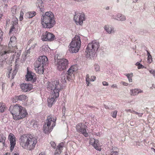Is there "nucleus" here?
Listing matches in <instances>:
<instances>
[{
  "instance_id": "473e14b6",
  "label": "nucleus",
  "mask_w": 155,
  "mask_h": 155,
  "mask_svg": "<svg viewBox=\"0 0 155 155\" xmlns=\"http://www.w3.org/2000/svg\"><path fill=\"white\" fill-rule=\"evenodd\" d=\"M6 138L3 135L0 136V142L2 143L3 146L5 145V143Z\"/></svg>"
},
{
  "instance_id": "4c0bfd02",
  "label": "nucleus",
  "mask_w": 155,
  "mask_h": 155,
  "mask_svg": "<svg viewBox=\"0 0 155 155\" xmlns=\"http://www.w3.org/2000/svg\"><path fill=\"white\" fill-rule=\"evenodd\" d=\"M126 19L124 15H122L120 17H118L117 18V20H120L121 21H124Z\"/></svg>"
},
{
  "instance_id": "79ce46f5",
  "label": "nucleus",
  "mask_w": 155,
  "mask_h": 155,
  "mask_svg": "<svg viewBox=\"0 0 155 155\" xmlns=\"http://www.w3.org/2000/svg\"><path fill=\"white\" fill-rule=\"evenodd\" d=\"M127 112H130L132 113H134L136 114H138V113L137 112H136L134 110H126Z\"/></svg>"
},
{
  "instance_id": "7ed1b4c3",
  "label": "nucleus",
  "mask_w": 155,
  "mask_h": 155,
  "mask_svg": "<svg viewBox=\"0 0 155 155\" xmlns=\"http://www.w3.org/2000/svg\"><path fill=\"white\" fill-rule=\"evenodd\" d=\"M48 59L45 56H40L35 63V70L39 74L44 72V66L48 63Z\"/></svg>"
},
{
  "instance_id": "4be33fe9",
  "label": "nucleus",
  "mask_w": 155,
  "mask_h": 155,
  "mask_svg": "<svg viewBox=\"0 0 155 155\" xmlns=\"http://www.w3.org/2000/svg\"><path fill=\"white\" fill-rule=\"evenodd\" d=\"M143 92V91L140 89H134L130 90L131 95L135 96L137 95L139 93Z\"/></svg>"
},
{
  "instance_id": "c756f323",
  "label": "nucleus",
  "mask_w": 155,
  "mask_h": 155,
  "mask_svg": "<svg viewBox=\"0 0 155 155\" xmlns=\"http://www.w3.org/2000/svg\"><path fill=\"white\" fill-rule=\"evenodd\" d=\"M114 31L113 28L111 26H109L107 28V32L108 33L110 34L114 33Z\"/></svg>"
},
{
  "instance_id": "cd10ccee",
  "label": "nucleus",
  "mask_w": 155,
  "mask_h": 155,
  "mask_svg": "<svg viewBox=\"0 0 155 155\" xmlns=\"http://www.w3.org/2000/svg\"><path fill=\"white\" fill-rule=\"evenodd\" d=\"M68 75H67L65 73H63L61 74V81L63 83H64L66 82L67 79V76Z\"/></svg>"
},
{
  "instance_id": "338daca9",
  "label": "nucleus",
  "mask_w": 155,
  "mask_h": 155,
  "mask_svg": "<svg viewBox=\"0 0 155 155\" xmlns=\"http://www.w3.org/2000/svg\"><path fill=\"white\" fill-rule=\"evenodd\" d=\"M2 89H3L4 88V84H2Z\"/></svg>"
},
{
  "instance_id": "09e8293b",
  "label": "nucleus",
  "mask_w": 155,
  "mask_h": 155,
  "mask_svg": "<svg viewBox=\"0 0 155 155\" xmlns=\"http://www.w3.org/2000/svg\"><path fill=\"white\" fill-rule=\"evenodd\" d=\"M15 29V28L14 27V26L13 25L12 26V27L11 28V29H10L9 33H11L12 32L14 31Z\"/></svg>"
},
{
  "instance_id": "f257e3e1",
  "label": "nucleus",
  "mask_w": 155,
  "mask_h": 155,
  "mask_svg": "<svg viewBox=\"0 0 155 155\" xmlns=\"http://www.w3.org/2000/svg\"><path fill=\"white\" fill-rule=\"evenodd\" d=\"M19 142L23 148L31 150L35 148L37 141L35 137L31 134L23 135L20 137Z\"/></svg>"
},
{
  "instance_id": "3c124183",
  "label": "nucleus",
  "mask_w": 155,
  "mask_h": 155,
  "mask_svg": "<svg viewBox=\"0 0 155 155\" xmlns=\"http://www.w3.org/2000/svg\"><path fill=\"white\" fill-rule=\"evenodd\" d=\"M121 83L123 85L125 86H127L128 85V84L127 83L125 82H122Z\"/></svg>"
},
{
  "instance_id": "a19ab883",
  "label": "nucleus",
  "mask_w": 155,
  "mask_h": 155,
  "mask_svg": "<svg viewBox=\"0 0 155 155\" xmlns=\"http://www.w3.org/2000/svg\"><path fill=\"white\" fill-rule=\"evenodd\" d=\"M52 121L51 116H49L47 117V123H50L51 124V122Z\"/></svg>"
},
{
  "instance_id": "774afa93",
  "label": "nucleus",
  "mask_w": 155,
  "mask_h": 155,
  "mask_svg": "<svg viewBox=\"0 0 155 155\" xmlns=\"http://www.w3.org/2000/svg\"><path fill=\"white\" fill-rule=\"evenodd\" d=\"M39 155H44L42 153H40Z\"/></svg>"
},
{
  "instance_id": "2eb2a0df",
  "label": "nucleus",
  "mask_w": 155,
  "mask_h": 155,
  "mask_svg": "<svg viewBox=\"0 0 155 155\" xmlns=\"http://www.w3.org/2000/svg\"><path fill=\"white\" fill-rule=\"evenodd\" d=\"M21 90L24 92H27L31 91L33 88L32 84H28L23 83L21 84Z\"/></svg>"
},
{
  "instance_id": "37998d69",
  "label": "nucleus",
  "mask_w": 155,
  "mask_h": 155,
  "mask_svg": "<svg viewBox=\"0 0 155 155\" xmlns=\"http://www.w3.org/2000/svg\"><path fill=\"white\" fill-rule=\"evenodd\" d=\"M51 144L52 147L53 148H55V147L56 146V144L55 142L53 141H51L50 143Z\"/></svg>"
},
{
  "instance_id": "c85d7f7f",
  "label": "nucleus",
  "mask_w": 155,
  "mask_h": 155,
  "mask_svg": "<svg viewBox=\"0 0 155 155\" xmlns=\"http://www.w3.org/2000/svg\"><path fill=\"white\" fill-rule=\"evenodd\" d=\"M133 73H131L130 74H125V75L127 77L129 81L130 82H132V78L133 77Z\"/></svg>"
},
{
  "instance_id": "aec40b11",
  "label": "nucleus",
  "mask_w": 155,
  "mask_h": 155,
  "mask_svg": "<svg viewBox=\"0 0 155 155\" xmlns=\"http://www.w3.org/2000/svg\"><path fill=\"white\" fill-rule=\"evenodd\" d=\"M35 75V73L28 71L27 73L25 76V80L27 81H31L33 79Z\"/></svg>"
},
{
  "instance_id": "72a5a7b5",
  "label": "nucleus",
  "mask_w": 155,
  "mask_h": 155,
  "mask_svg": "<svg viewBox=\"0 0 155 155\" xmlns=\"http://www.w3.org/2000/svg\"><path fill=\"white\" fill-rule=\"evenodd\" d=\"M12 69H11L10 70V71L8 75H9V77H10L11 75H12V78H14V76L15 75L17 71L16 69L14 70L13 71V72L11 74V71H12Z\"/></svg>"
},
{
  "instance_id": "de8ad7c7",
  "label": "nucleus",
  "mask_w": 155,
  "mask_h": 155,
  "mask_svg": "<svg viewBox=\"0 0 155 155\" xmlns=\"http://www.w3.org/2000/svg\"><path fill=\"white\" fill-rule=\"evenodd\" d=\"M150 72L153 74L154 76L155 75V71L153 69L149 71Z\"/></svg>"
},
{
  "instance_id": "f704fd0d",
  "label": "nucleus",
  "mask_w": 155,
  "mask_h": 155,
  "mask_svg": "<svg viewBox=\"0 0 155 155\" xmlns=\"http://www.w3.org/2000/svg\"><path fill=\"white\" fill-rule=\"evenodd\" d=\"M31 124L32 125L33 127L35 128L37 127L38 126V122L35 120L32 121L31 122Z\"/></svg>"
},
{
  "instance_id": "69168bd1",
  "label": "nucleus",
  "mask_w": 155,
  "mask_h": 155,
  "mask_svg": "<svg viewBox=\"0 0 155 155\" xmlns=\"http://www.w3.org/2000/svg\"><path fill=\"white\" fill-rule=\"evenodd\" d=\"M138 0H133V2H137Z\"/></svg>"
},
{
  "instance_id": "49530a36",
  "label": "nucleus",
  "mask_w": 155,
  "mask_h": 155,
  "mask_svg": "<svg viewBox=\"0 0 155 155\" xmlns=\"http://www.w3.org/2000/svg\"><path fill=\"white\" fill-rule=\"evenodd\" d=\"M5 109V107H0V112H4Z\"/></svg>"
},
{
  "instance_id": "ea45409f",
  "label": "nucleus",
  "mask_w": 155,
  "mask_h": 155,
  "mask_svg": "<svg viewBox=\"0 0 155 155\" xmlns=\"http://www.w3.org/2000/svg\"><path fill=\"white\" fill-rule=\"evenodd\" d=\"M24 14L23 12L21 11L20 12V16L19 18V19L20 21H21L22 20Z\"/></svg>"
},
{
  "instance_id": "dca6fc26",
  "label": "nucleus",
  "mask_w": 155,
  "mask_h": 155,
  "mask_svg": "<svg viewBox=\"0 0 155 155\" xmlns=\"http://www.w3.org/2000/svg\"><path fill=\"white\" fill-rule=\"evenodd\" d=\"M20 107H9V110L11 114L13 115V118L15 120V118L16 117V115L18 114V112L19 109Z\"/></svg>"
},
{
  "instance_id": "1a4fd4ad",
  "label": "nucleus",
  "mask_w": 155,
  "mask_h": 155,
  "mask_svg": "<svg viewBox=\"0 0 155 155\" xmlns=\"http://www.w3.org/2000/svg\"><path fill=\"white\" fill-rule=\"evenodd\" d=\"M85 15L83 13L75 12L74 19L77 25H82L85 20Z\"/></svg>"
},
{
  "instance_id": "0eeeda50",
  "label": "nucleus",
  "mask_w": 155,
  "mask_h": 155,
  "mask_svg": "<svg viewBox=\"0 0 155 155\" xmlns=\"http://www.w3.org/2000/svg\"><path fill=\"white\" fill-rule=\"evenodd\" d=\"M16 38L15 36L11 37L10 41L8 44V49H5L2 50L1 52V54L3 55L8 54L12 51H14L16 47Z\"/></svg>"
},
{
  "instance_id": "13d9d810",
  "label": "nucleus",
  "mask_w": 155,
  "mask_h": 155,
  "mask_svg": "<svg viewBox=\"0 0 155 155\" xmlns=\"http://www.w3.org/2000/svg\"><path fill=\"white\" fill-rule=\"evenodd\" d=\"M65 110V107H64V108H63V109L62 110L63 115H64L65 114V113H64V110Z\"/></svg>"
},
{
  "instance_id": "f03ea898",
  "label": "nucleus",
  "mask_w": 155,
  "mask_h": 155,
  "mask_svg": "<svg viewBox=\"0 0 155 155\" xmlns=\"http://www.w3.org/2000/svg\"><path fill=\"white\" fill-rule=\"evenodd\" d=\"M53 13L51 12L43 13L41 17V24L44 28H50L54 25L55 21Z\"/></svg>"
},
{
  "instance_id": "f3484780",
  "label": "nucleus",
  "mask_w": 155,
  "mask_h": 155,
  "mask_svg": "<svg viewBox=\"0 0 155 155\" xmlns=\"http://www.w3.org/2000/svg\"><path fill=\"white\" fill-rule=\"evenodd\" d=\"M75 66H72L68 69L67 71V79L68 81L72 79V75L73 74L74 71H75Z\"/></svg>"
},
{
  "instance_id": "680f3d73",
  "label": "nucleus",
  "mask_w": 155,
  "mask_h": 155,
  "mask_svg": "<svg viewBox=\"0 0 155 155\" xmlns=\"http://www.w3.org/2000/svg\"><path fill=\"white\" fill-rule=\"evenodd\" d=\"M139 64H140V63H139V62H137L136 63V65L137 66V67H138V65H139Z\"/></svg>"
},
{
  "instance_id": "a211bd4d",
  "label": "nucleus",
  "mask_w": 155,
  "mask_h": 155,
  "mask_svg": "<svg viewBox=\"0 0 155 155\" xmlns=\"http://www.w3.org/2000/svg\"><path fill=\"white\" fill-rule=\"evenodd\" d=\"M51 123H46L43 126V130L45 134H49L51 131V128L50 127Z\"/></svg>"
},
{
  "instance_id": "8fccbe9b",
  "label": "nucleus",
  "mask_w": 155,
  "mask_h": 155,
  "mask_svg": "<svg viewBox=\"0 0 155 155\" xmlns=\"http://www.w3.org/2000/svg\"><path fill=\"white\" fill-rule=\"evenodd\" d=\"M95 78H96V77L95 76H92L91 77V81H94L95 80Z\"/></svg>"
},
{
  "instance_id": "2f4dec72",
  "label": "nucleus",
  "mask_w": 155,
  "mask_h": 155,
  "mask_svg": "<svg viewBox=\"0 0 155 155\" xmlns=\"http://www.w3.org/2000/svg\"><path fill=\"white\" fill-rule=\"evenodd\" d=\"M147 61H148V62H149V63H150L152 62V57L150 55V53L148 51H147Z\"/></svg>"
},
{
  "instance_id": "e2e57ef3",
  "label": "nucleus",
  "mask_w": 155,
  "mask_h": 155,
  "mask_svg": "<svg viewBox=\"0 0 155 155\" xmlns=\"http://www.w3.org/2000/svg\"><path fill=\"white\" fill-rule=\"evenodd\" d=\"M4 155H10V153H6Z\"/></svg>"
},
{
  "instance_id": "052dcab7",
  "label": "nucleus",
  "mask_w": 155,
  "mask_h": 155,
  "mask_svg": "<svg viewBox=\"0 0 155 155\" xmlns=\"http://www.w3.org/2000/svg\"><path fill=\"white\" fill-rule=\"evenodd\" d=\"M139 117H141L143 114L142 113L141 114H138Z\"/></svg>"
},
{
  "instance_id": "5701e85b",
  "label": "nucleus",
  "mask_w": 155,
  "mask_h": 155,
  "mask_svg": "<svg viewBox=\"0 0 155 155\" xmlns=\"http://www.w3.org/2000/svg\"><path fill=\"white\" fill-rule=\"evenodd\" d=\"M52 95L53 97H51L48 99V103L49 106H52L56 98L55 97V94H52Z\"/></svg>"
},
{
  "instance_id": "a18cd8bd",
  "label": "nucleus",
  "mask_w": 155,
  "mask_h": 155,
  "mask_svg": "<svg viewBox=\"0 0 155 155\" xmlns=\"http://www.w3.org/2000/svg\"><path fill=\"white\" fill-rule=\"evenodd\" d=\"M138 69H143L144 68V67L142 64H139V65L138 66Z\"/></svg>"
},
{
  "instance_id": "c9c22d12",
  "label": "nucleus",
  "mask_w": 155,
  "mask_h": 155,
  "mask_svg": "<svg viewBox=\"0 0 155 155\" xmlns=\"http://www.w3.org/2000/svg\"><path fill=\"white\" fill-rule=\"evenodd\" d=\"M12 22L13 25L15 26L18 24V20L16 18H14L12 19Z\"/></svg>"
},
{
  "instance_id": "5fc2aeb1",
  "label": "nucleus",
  "mask_w": 155,
  "mask_h": 155,
  "mask_svg": "<svg viewBox=\"0 0 155 155\" xmlns=\"http://www.w3.org/2000/svg\"><path fill=\"white\" fill-rule=\"evenodd\" d=\"M102 84L103 85L106 86L107 85V82H106V81H103L102 82Z\"/></svg>"
},
{
  "instance_id": "f8f14e48",
  "label": "nucleus",
  "mask_w": 155,
  "mask_h": 155,
  "mask_svg": "<svg viewBox=\"0 0 155 155\" xmlns=\"http://www.w3.org/2000/svg\"><path fill=\"white\" fill-rule=\"evenodd\" d=\"M18 115L15 118V120H18L25 117L28 113L25 107H20L19 109Z\"/></svg>"
},
{
  "instance_id": "6e6552de",
  "label": "nucleus",
  "mask_w": 155,
  "mask_h": 155,
  "mask_svg": "<svg viewBox=\"0 0 155 155\" xmlns=\"http://www.w3.org/2000/svg\"><path fill=\"white\" fill-rule=\"evenodd\" d=\"M68 64V60L65 58L58 59L56 62L57 68L58 70L60 71L64 70L67 68Z\"/></svg>"
},
{
  "instance_id": "0e129e2a",
  "label": "nucleus",
  "mask_w": 155,
  "mask_h": 155,
  "mask_svg": "<svg viewBox=\"0 0 155 155\" xmlns=\"http://www.w3.org/2000/svg\"><path fill=\"white\" fill-rule=\"evenodd\" d=\"M151 149L153 150L154 152L155 153V149H154L153 148H151Z\"/></svg>"
},
{
  "instance_id": "412c9836",
  "label": "nucleus",
  "mask_w": 155,
  "mask_h": 155,
  "mask_svg": "<svg viewBox=\"0 0 155 155\" xmlns=\"http://www.w3.org/2000/svg\"><path fill=\"white\" fill-rule=\"evenodd\" d=\"M43 4L42 0H38L36 3V6L39 8L40 11L41 12H43L44 10Z\"/></svg>"
},
{
  "instance_id": "39448f33",
  "label": "nucleus",
  "mask_w": 155,
  "mask_h": 155,
  "mask_svg": "<svg viewBox=\"0 0 155 155\" xmlns=\"http://www.w3.org/2000/svg\"><path fill=\"white\" fill-rule=\"evenodd\" d=\"M81 46L80 37L78 35H76L70 44L69 51L71 53H76L78 51Z\"/></svg>"
},
{
  "instance_id": "4468645a",
  "label": "nucleus",
  "mask_w": 155,
  "mask_h": 155,
  "mask_svg": "<svg viewBox=\"0 0 155 155\" xmlns=\"http://www.w3.org/2000/svg\"><path fill=\"white\" fill-rule=\"evenodd\" d=\"M90 144H91L94 148L97 150L100 151V144L99 143V141L98 140H95L92 138L90 140Z\"/></svg>"
},
{
  "instance_id": "603ef678",
  "label": "nucleus",
  "mask_w": 155,
  "mask_h": 155,
  "mask_svg": "<svg viewBox=\"0 0 155 155\" xmlns=\"http://www.w3.org/2000/svg\"><path fill=\"white\" fill-rule=\"evenodd\" d=\"M5 106L4 104L0 102V107H4Z\"/></svg>"
},
{
  "instance_id": "423d86ee",
  "label": "nucleus",
  "mask_w": 155,
  "mask_h": 155,
  "mask_svg": "<svg viewBox=\"0 0 155 155\" xmlns=\"http://www.w3.org/2000/svg\"><path fill=\"white\" fill-rule=\"evenodd\" d=\"M99 48V43L95 41H93L89 43L87 45L86 52L88 56L90 58L94 56Z\"/></svg>"
},
{
  "instance_id": "58836bf2",
  "label": "nucleus",
  "mask_w": 155,
  "mask_h": 155,
  "mask_svg": "<svg viewBox=\"0 0 155 155\" xmlns=\"http://www.w3.org/2000/svg\"><path fill=\"white\" fill-rule=\"evenodd\" d=\"M94 69L96 71H98L100 69V67L99 66L98 64H96L94 66Z\"/></svg>"
},
{
  "instance_id": "e433bc0d",
  "label": "nucleus",
  "mask_w": 155,
  "mask_h": 155,
  "mask_svg": "<svg viewBox=\"0 0 155 155\" xmlns=\"http://www.w3.org/2000/svg\"><path fill=\"white\" fill-rule=\"evenodd\" d=\"M117 111L115 110L113 111L111 113V114L112 117L114 118H116L117 116Z\"/></svg>"
},
{
  "instance_id": "20e7f679",
  "label": "nucleus",
  "mask_w": 155,
  "mask_h": 155,
  "mask_svg": "<svg viewBox=\"0 0 155 155\" xmlns=\"http://www.w3.org/2000/svg\"><path fill=\"white\" fill-rule=\"evenodd\" d=\"M47 87L49 90L53 91L52 94H55V97L59 96V92L62 88L61 84L58 81L55 80L51 82H48L47 83Z\"/></svg>"
},
{
  "instance_id": "9b49d317",
  "label": "nucleus",
  "mask_w": 155,
  "mask_h": 155,
  "mask_svg": "<svg viewBox=\"0 0 155 155\" xmlns=\"http://www.w3.org/2000/svg\"><path fill=\"white\" fill-rule=\"evenodd\" d=\"M54 35L52 33L46 31L42 34L41 39L44 41H52L54 40Z\"/></svg>"
},
{
  "instance_id": "7c9ffc66",
  "label": "nucleus",
  "mask_w": 155,
  "mask_h": 155,
  "mask_svg": "<svg viewBox=\"0 0 155 155\" xmlns=\"http://www.w3.org/2000/svg\"><path fill=\"white\" fill-rule=\"evenodd\" d=\"M86 84H87V86H90V82L91 81V78H90V76L88 74H87L86 75Z\"/></svg>"
},
{
  "instance_id": "393cba45",
  "label": "nucleus",
  "mask_w": 155,
  "mask_h": 155,
  "mask_svg": "<svg viewBox=\"0 0 155 155\" xmlns=\"http://www.w3.org/2000/svg\"><path fill=\"white\" fill-rule=\"evenodd\" d=\"M20 11V9L15 6H13L12 8L11 12L13 15L18 14Z\"/></svg>"
},
{
  "instance_id": "6e6d98bb",
  "label": "nucleus",
  "mask_w": 155,
  "mask_h": 155,
  "mask_svg": "<svg viewBox=\"0 0 155 155\" xmlns=\"http://www.w3.org/2000/svg\"><path fill=\"white\" fill-rule=\"evenodd\" d=\"M112 87H113L114 88H117V85L116 84H113V85L112 86Z\"/></svg>"
},
{
  "instance_id": "bf43d9fd",
  "label": "nucleus",
  "mask_w": 155,
  "mask_h": 155,
  "mask_svg": "<svg viewBox=\"0 0 155 155\" xmlns=\"http://www.w3.org/2000/svg\"><path fill=\"white\" fill-rule=\"evenodd\" d=\"M14 107H21V105H20L18 104H16L15 105H14Z\"/></svg>"
},
{
  "instance_id": "b1692460",
  "label": "nucleus",
  "mask_w": 155,
  "mask_h": 155,
  "mask_svg": "<svg viewBox=\"0 0 155 155\" xmlns=\"http://www.w3.org/2000/svg\"><path fill=\"white\" fill-rule=\"evenodd\" d=\"M36 15V12L34 11L33 12H27L25 15V16L26 18H31L33 17Z\"/></svg>"
},
{
  "instance_id": "9d476101",
  "label": "nucleus",
  "mask_w": 155,
  "mask_h": 155,
  "mask_svg": "<svg viewBox=\"0 0 155 155\" xmlns=\"http://www.w3.org/2000/svg\"><path fill=\"white\" fill-rule=\"evenodd\" d=\"M87 127L82 123L79 124L76 126V128L77 131L83 134L85 137L88 136V134L86 132V128Z\"/></svg>"
},
{
  "instance_id": "c03bdc74",
  "label": "nucleus",
  "mask_w": 155,
  "mask_h": 155,
  "mask_svg": "<svg viewBox=\"0 0 155 155\" xmlns=\"http://www.w3.org/2000/svg\"><path fill=\"white\" fill-rule=\"evenodd\" d=\"M122 15L120 14H119V13L117 14L116 16H115V17L113 16V18L117 20L118 17H121V16Z\"/></svg>"
},
{
  "instance_id": "a878e982",
  "label": "nucleus",
  "mask_w": 155,
  "mask_h": 155,
  "mask_svg": "<svg viewBox=\"0 0 155 155\" xmlns=\"http://www.w3.org/2000/svg\"><path fill=\"white\" fill-rule=\"evenodd\" d=\"M27 97L26 95H21L19 96L15 97L13 98V99L23 101L25 100L26 99H27Z\"/></svg>"
},
{
  "instance_id": "864d4df0",
  "label": "nucleus",
  "mask_w": 155,
  "mask_h": 155,
  "mask_svg": "<svg viewBox=\"0 0 155 155\" xmlns=\"http://www.w3.org/2000/svg\"><path fill=\"white\" fill-rule=\"evenodd\" d=\"M56 121V119H53V120H52V121H53V122H54V124H53L52 125V127H54V126H55V123H54V121Z\"/></svg>"
},
{
  "instance_id": "6ab92c4d",
  "label": "nucleus",
  "mask_w": 155,
  "mask_h": 155,
  "mask_svg": "<svg viewBox=\"0 0 155 155\" xmlns=\"http://www.w3.org/2000/svg\"><path fill=\"white\" fill-rule=\"evenodd\" d=\"M64 143H60L57 146V148L56 150L54 152L55 155H59L61 152V150L64 146Z\"/></svg>"
},
{
  "instance_id": "4d7b16f0",
  "label": "nucleus",
  "mask_w": 155,
  "mask_h": 155,
  "mask_svg": "<svg viewBox=\"0 0 155 155\" xmlns=\"http://www.w3.org/2000/svg\"><path fill=\"white\" fill-rule=\"evenodd\" d=\"M65 110V107H64V108H63V109L62 110L63 115H64L65 114V113H64V110Z\"/></svg>"
},
{
  "instance_id": "bb28decb",
  "label": "nucleus",
  "mask_w": 155,
  "mask_h": 155,
  "mask_svg": "<svg viewBox=\"0 0 155 155\" xmlns=\"http://www.w3.org/2000/svg\"><path fill=\"white\" fill-rule=\"evenodd\" d=\"M21 53L20 52H19L17 53L15 52V53L13 54V57L10 58V59L11 61H12L14 59V58H15L16 56V59L15 62H16L19 59V58L21 55Z\"/></svg>"
},
{
  "instance_id": "ddd939ff",
  "label": "nucleus",
  "mask_w": 155,
  "mask_h": 155,
  "mask_svg": "<svg viewBox=\"0 0 155 155\" xmlns=\"http://www.w3.org/2000/svg\"><path fill=\"white\" fill-rule=\"evenodd\" d=\"M8 138L10 143V150H12L16 144L15 137L13 134L10 133Z\"/></svg>"
}]
</instances>
